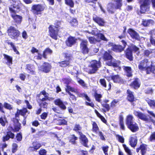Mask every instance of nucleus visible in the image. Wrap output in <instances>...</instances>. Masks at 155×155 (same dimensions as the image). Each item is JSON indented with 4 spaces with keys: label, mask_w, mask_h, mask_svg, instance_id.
Listing matches in <instances>:
<instances>
[{
    "label": "nucleus",
    "mask_w": 155,
    "mask_h": 155,
    "mask_svg": "<svg viewBox=\"0 0 155 155\" xmlns=\"http://www.w3.org/2000/svg\"><path fill=\"white\" fill-rule=\"evenodd\" d=\"M14 134L11 132H9L7 133V135L3 138V141H5L8 140L10 138H13L14 137Z\"/></svg>",
    "instance_id": "obj_26"
},
{
    "label": "nucleus",
    "mask_w": 155,
    "mask_h": 155,
    "mask_svg": "<svg viewBox=\"0 0 155 155\" xmlns=\"http://www.w3.org/2000/svg\"><path fill=\"white\" fill-rule=\"evenodd\" d=\"M28 111L26 108H24L22 110H19L18 109L16 113L15 114V117H18L19 114L22 116H24L26 115V113H27Z\"/></svg>",
    "instance_id": "obj_22"
},
{
    "label": "nucleus",
    "mask_w": 155,
    "mask_h": 155,
    "mask_svg": "<svg viewBox=\"0 0 155 155\" xmlns=\"http://www.w3.org/2000/svg\"><path fill=\"white\" fill-rule=\"evenodd\" d=\"M112 79L115 83H120L123 82L122 79L118 75H115L111 77Z\"/></svg>",
    "instance_id": "obj_25"
},
{
    "label": "nucleus",
    "mask_w": 155,
    "mask_h": 155,
    "mask_svg": "<svg viewBox=\"0 0 155 155\" xmlns=\"http://www.w3.org/2000/svg\"><path fill=\"white\" fill-rule=\"evenodd\" d=\"M80 135V138L82 141V143L83 144L84 146L88 147L87 143H88V140L86 136L83 135L81 133H79Z\"/></svg>",
    "instance_id": "obj_20"
},
{
    "label": "nucleus",
    "mask_w": 155,
    "mask_h": 155,
    "mask_svg": "<svg viewBox=\"0 0 155 155\" xmlns=\"http://www.w3.org/2000/svg\"><path fill=\"white\" fill-rule=\"evenodd\" d=\"M138 68L140 70H146L147 74L154 73L155 70V67L151 66V63L147 59H145L140 62Z\"/></svg>",
    "instance_id": "obj_1"
},
{
    "label": "nucleus",
    "mask_w": 155,
    "mask_h": 155,
    "mask_svg": "<svg viewBox=\"0 0 155 155\" xmlns=\"http://www.w3.org/2000/svg\"><path fill=\"white\" fill-rule=\"evenodd\" d=\"M89 40L91 43H94L97 41L96 39L92 37H89Z\"/></svg>",
    "instance_id": "obj_55"
},
{
    "label": "nucleus",
    "mask_w": 155,
    "mask_h": 155,
    "mask_svg": "<svg viewBox=\"0 0 155 155\" xmlns=\"http://www.w3.org/2000/svg\"><path fill=\"white\" fill-rule=\"evenodd\" d=\"M80 97H85L86 100L90 102L91 101L90 99L89 98V97L85 94H82L80 95Z\"/></svg>",
    "instance_id": "obj_56"
},
{
    "label": "nucleus",
    "mask_w": 155,
    "mask_h": 155,
    "mask_svg": "<svg viewBox=\"0 0 155 155\" xmlns=\"http://www.w3.org/2000/svg\"><path fill=\"white\" fill-rule=\"evenodd\" d=\"M137 137L134 136L131 137L130 140V144L132 147H135L137 143Z\"/></svg>",
    "instance_id": "obj_21"
},
{
    "label": "nucleus",
    "mask_w": 155,
    "mask_h": 155,
    "mask_svg": "<svg viewBox=\"0 0 155 155\" xmlns=\"http://www.w3.org/2000/svg\"><path fill=\"white\" fill-rule=\"evenodd\" d=\"M133 117L131 115H128L127 116L126 124L127 127L132 131L135 132L139 130V127L137 124L133 121Z\"/></svg>",
    "instance_id": "obj_2"
},
{
    "label": "nucleus",
    "mask_w": 155,
    "mask_h": 155,
    "mask_svg": "<svg viewBox=\"0 0 155 155\" xmlns=\"http://www.w3.org/2000/svg\"><path fill=\"white\" fill-rule=\"evenodd\" d=\"M46 153L47 151L43 149L40 150L39 153L40 155H46Z\"/></svg>",
    "instance_id": "obj_61"
},
{
    "label": "nucleus",
    "mask_w": 155,
    "mask_h": 155,
    "mask_svg": "<svg viewBox=\"0 0 155 155\" xmlns=\"http://www.w3.org/2000/svg\"><path fill=\"white\" fill-rule=\"evenodd\" d=\"M101 84L104 87H106V84L105 80L104 79H101L99 81Z\"/></svg>",
    "instance_id": "obj_51"
},
{
    "label": "nucleus",
    "mask_w": 155,
    "mask_h": 155,
    "mask_svg": "<svg viewBox=\"0 0 155 155\" xmlns=\"http://www.w3.org/2000/svg\"><path fill=\"white\" fill-rule=\"evenodd\" d=\"M7 123V121L5 117H2L0 118V123L3 126H5L6 123Z\"/></svg>",
    "instance_id": "obj_36"
},
{
    "label": "nucleus",
    "mask_w": 155,
    "mask_h": 155,
    "mask_svg": "<svg viewBox=\"0 0 155 155\" xmlns=\"http://www.w3.org/2000/svg\"><path fill=\"white\" fill-rule=\"evenodd\" d=\"M32 10H43L45 8L41 5H34L32 7Z\"/></svg>",
    "instance_id": "obj_35"
},
{
    "label": "nucleus",
    "mask_w": 155,
    "mask_h": 155,
    "mask_svg": "<svg viewBox=\"0 0 155 155\" xmlns=\"http://www.w3.org/2000/svg\"><path fill=\"white\" fill-rule=\"evenodd\" d=\"M51 67V65L49 64L45 63L41 66L40 69L45 72L47 73L50 71Z\"/></svg>",
    "instance_id": "obj_16"
},
{
    "label": "nucleus",
    "mask_w": 155,
    "mask_h": 155,
    "mask_svg": "<svg viewBox=\"0 0 155 155\" xmlns=\"http://www.w3.org/2000/svg\"><path fill=\"white\" fill-rule=\"evenodd\" d=\"M138 79H136L131 84V86L135 89H137L140 87V84L138 82Z\"/></svg>",
    "instance_id": "obj_34"
},
{
    "label": "nucleus",
    "mask_w": 155,
    "mask_h": 155,
    "mask_svg": "<svg viewBox=\"0 0 155 155\" xmlns=\"http://www.w3.org/2000/svg\"><path fill=\"white\" fill-rule=\"evenodd\" d=\"M77 81L78 83L82 86H85V84L83 80L80 79H77Z\"/></svg>",
    "instance_id": "obj_54"
},
{
    "label": "nucleus",
    "mask_w": 155,
    "mask_h": 155,
    "mask_svg": "<svg viewBox=\"0 0 155 155\" xmlns=\"http://www.w3.org/2000/svg\"><path fill=\"white\" fill-rule=\"evenodd\" d=\"M142 155H144L146 152L147 148V146L145 144H142L140 146Z\"/></svg>",
    "instance_id": "obj_33"
},
{
    "label": "nucleus",
    "mask_w": 155,
    "mask_h": 155,
    "mask_svg": "<svg viewBox=\"0 0 155 155\" xmlns=\"http://www.w3.org/2000/svg\"><path fill=\"white\" fill-rule=\"evenodd\" d=\"M33 147H30L28 149L31 151L36 150L41 147V144L38 142H34L32 143Z\"/></svg>",
    "instance_id": "obj_17"
},
{
    "label": "nucleus",
    "mask_w": 155,
    "mask_h": 155,
    "mask_svg": "<svg viewBox=\"0 0 155 155\" xmlns=\"http://www.w3.org/2000/svg\"><path fill=\"white\" fill-rule=\"evenodd\" d=\"M102 97V95L100 94H96L95 95V98L96 100L98 102H100L101 101V98Z\"/></svg>",
    "instance_id": "obj_50"
},
{
    "label": "nucleus",
    "mask_w": 155,
    "mask_h": 155,
    "mask_svg": "<svg viewBox=\"0 0 155 155\" xmlns=\"http://www.w3.org/2000/svg\"><path fill=\"white\" fill-rule=\"evenodd\" d=\"M52 52V51L49 48H46L43 52V56L45 58H47V56L48 54H51Z\"/></svg>",
    "instance_id": "obj_32"
},
{
    "label": "nucleus",
    "mask_w": 155,
    "mask_h": 155,
    "mask_svg": "<svg viewBox=\"0 0 155 155\" xmlns=\"http://www.w3.org/2000/svg\"><path fill=\"white\" fill-rule=\"evenodd\" d=\"M18 145L16 143H13L12 144V152L14 153L17 150Z\"/></svg>",
    "instance_id": "obj_52"
},
{
    "label": "nucleus",
    "mask_w": 155,
    "mask_h": 155,
    "mask_svg": "<svg viewBox=\"0 0 155 155\" xmlns=\"http://www.w3.org/2000/svg\"><path fill=\"white\" fill-rule=\"evenodd\" d=\"M87 42L86 40H82L80 44V48L84 54L87 53L89 49L87 47Z\"/></svg>",
    "instance_id": "obj_10"
},
{
    "label": "nucleus",
    "mask_w": 155,
    "mask_h": 155,
    "mask_svg": "<svg viewBox=\"0 0 155 155\" xmlns=\"http://www.w3.org/2000/svg\"><path fill=\"white\" fill-rule=\"evenodd\" d=\"M58 26L54 25H50L49 27L50 35L51 37L56 40L57 39L58 29Z\"/></svg>",
    "instance_id": "obj_7"
},
{
    "label": "nucleus",
    "mask_w": 155,
    "mask_h": 155,
    "mask_svg": "<svg viewBox=\"0 0 155 155\" xmlns=\"http://www.w3.org/2000/svg\"><path fill=\"white\" fill-rule=\"evenodd\" d=\"M128 32L132 38L138 40H139L140 39L138 34L134 30L131 29H129L128 30Z\"/></svg>",
    "instance_id": "obj_14"
},
{
    "label": "nucleus",
    "mask_w": 155,
    "mask_h": 155,
    "mask_svg": "<svg viewBox=\"0 0 155 155\" xmlns=\"http://www.w3.org/2000/svg\"><path fill=\"white\" fill-rule=\"evenodd\" d=\"M26 68L28 70V72L29 73H31V74H33L34 73V71L33 69V66H31L30 65H27Z\"/></svg>",
    "instance_id": "obj_39"
},
{
    "label": "nucleus",
    "mask_w": 155,
    "mask_h": 155,
    "mask_svg": "<svg viewBox=\"0 0 155 155\" xmlns=\"http://www.w3.org/2000/svg\"><path fill=\"white\" fill-rule=\"evenodd\" d=\"M98 134L99 136L100 137L101 139L102 140H104L105 138L104 136V135L102 132L99 131L98 133Z\"/></svg>",
    "instance_id": "obj_64"
},
{
    "label": "nucleus",
    "mask_w": 155,
    "mask_h": 155,
    "mask_svg": "<svg viewBox=\"0 0 155 155\" xmlns=\"http://www.w3.org/2000/svg\"><path fill=\"white\" fill-rule=\"evenodd\" d=\"M150 0H144L143 4L142 5V6L144 7V9H149L148 7V5L149 3Z\"/></svg>",
    "instance_id": "obj_37"
},
{
    "label": "nucleus",
    "mask_w": 155,
    "mask_h": 155,
    "mask_svg": "<svg viewBox=\"0 0 155 155\" xmlns=\"http://www.w3.org/2000/svg\"><path fill=\"white\" fill-rule=\"evenodd\" d=\"M54 104L58 106L59 107L62 109H65L66 107L64 104L63 101L59 99H57L54 101Z\"/></svg>",
    "instance_id": "obj_18"
},
{
    "label": "nucleus",
    "mask_w": 155,
    "mask_h": 155,
    "mask_svg": "<svg viewBox=\"0 0 155 155\" xmlns=\"http://www.w3.org/2000/svg\"><path fill=\"white\" fill-rule=\"evenodd\" d=\"M131 49L135 52H138L139 53V48L134 45H132L131 47Z\"/></svg>",
    "instance_id": "obj_57"
},
{
    "label": "nucleus",
    "mask_w": 155,
    "mask_h": 155,
    "mask_svg": "<svg viewBox=\"0 0 155 155\" xmlns=\"http://www.w3.org/2000/svg\"><path fill=\"white\" fill-rule=\"evenodd\" d=\"M115 4L112 3H110L108 5V8L109 9H120L122 6L121 2L122 0H115Z\"/></svg>",
    "instance_id": "obj_9"
},
{
    "label": "nucleus",
    "mask_w": 155,
    "mask_h": 155,
    "mask_svg": "<svg viewBox=\"0 0 155 155\" xmlns=\"http://www.w3.org/2000/svg\"><path fill=\"white\" fill-rule=\"evenodd\" d=\"M126 54L127 58L130 60L131 61L133 59L132 56V53L131 51L129 49H128L126 51Z\"/></svg>",
    "instance_id": "obj_31"
},
{
    "label": "nucleus",
    "mask_w": 155,
    "mask_h": 155,
    "mask_svg": "<svg viewBox=\"0 0 155 155\" xmlns=\"http://www.w3.org/2000/svg\"><path fill=\"white\" fill-rule=\"evenodd\" d=\"M102 105L108 111L109 110L110 107L108 104H102Z\"/></svg>",
    "instance_id": "obj_63"
},
{
    "label": "nucleus",
    "mask_w": 155,
    "mask_h": 155,
    "mask_svg": "<svg viewBox=\"0 0 155 155\" xmlns=\"http://www.w3.org/2000/svg\"><path fill=\"white\" fill-rule=\"evenodd\" d=\"M85 32L90 34L91 33L92 35H97L102 40L106 41H107V39L101 33H99L98 32L96 31V29L91 31H85Z\"/></svg>",
    "instance_id": "obj_11"
},
{
    "label": "nucleus",
    "mask_w": 155,
    "mask_h": 155,
    "mask_svg": "<svg viewBox=\"0 0 155 155\" xmlns=\"http://www.w3.org/2000/svg\"><path fill=\"white\" fill-rule=\"evenodd\" d=\"M108 147L106 146L102 147V149L105 155H108L107 153V151L108 150Z\"/></svg>",
    "instance_id": "obj_53"
},
{
    "label": "nucleus",
    "mask_w": 155,
    "mask_h": 155,
    "mask_svg": "<svg viewBox=\"0 0 155 155\" xmlns=\"http://www.w3.org/2000/svg\"><path fill=\"white\" fill-rule=\"evenodd\" d=\"M93 131L95 132L96 133H97V131L98 130L99 128L97 124L95 122H93Z\"/></svg>",
    "instance_id": "obj_41"
},
{
    "label": "nucleus",
    "mask_w": 155,
    "mask_h": 155,
    "mask_svg": "<svg viewBox=\"0 0 155 155\" xmlns=\"http://www.w3.org/2000/svg\"><path fill=\"white\" fill-rule=\"evenodd\" d=\"M123 146L125 151L127 153L128 155H130V154H131V151L128 147L125 145H123Z\"/></svg>",
    "instance_id": "obj_47"
},
{
    "label": "nucleus",
    "mask_w": 155,
    "mask_h": 155,
    "mask_svg": "<svg viewBox=\"0 0 155 155\" xmlns=\"http://www.w3.org/2000/svg\"><path fill=\"white\" fill-rule=\"evenodd\" d=\"M104 59L106 61V64L109 66H113L114 67H118L119 69L120 68L118 67V64L116 63L114 59H113L112 57L107 52H106L104 54Z\"/></svg>",
    "instance_id": "obj_3"
},
{
    "label": "nucleus",
    "mask_w": 155,
    "mask_h": 155,
    "mask_svg": "<svg viewBox=\"0 0 155 155\" xmlns=\"http://www.w3.org/2000/svg\"><path fill=\"white\" fill-rule=\"evenodd\" d=\"M16 8V9H19V6L16 5L15 4H14L13 5L9 7V10H14V9Z\"/></svg>",
    "instance_id": "obj_59"
},
{
    "label": "nucleus",
    "mask_w": 155,
    "mask_h": 155,
    "mask_svg": "<svg viewBox=\"0 0 155 155\" xmlns=\"http://www.w3.org/2000/svg\"><path fill=\"white\" fill-rule=\"evenodd\" d=\"M124 69L126 72L127 76L130 77L132 76L131 69L130 67L124 66Z\"/></svg>",
    "instance_id": "obj_28"
},
{
    "label": "nucleus",
    "mask_w": 155,
    "mask_h": 155,
    "mask_svg": "<svg viewBox=\"0 0 155 155\" xmlns=\"http://www.w3.org/2000/svg\"><path fill=\"white\" fill-rule=\"evenodd\" d=\"M134 114L139 118L143 120L147 121L149 120L148 117L147 115L140 112L134 111Z\"/></svg>",
    "instance_id": "obj_13"
},
{
    "label": "nucleus",
    "mask_w": 155,
    "mask_h": 155,
    "mask_svg": "<svg viewBox=\"0 0 155 155\" xmlns=\"http://www.w3.org/2000/svg\"><path fill=\"white\" fill-rule=\"evenodd\" d=\"M48 114L46 113H43L41 115V118L43 119H45L47 117Z\"/></svg>",
    "instance_id": "obj_62"
},
{
    "label": "nucleus",
    "mask_w": 155,
    "mask_h": 155,
    "mask_svg": "<svg viewBox=\"0 0 155 155\" xmlns=\"http://www.w3.org/2000/svg\"><path fill=\"white\" fill-rule=\"evenodd\" d=\"M4 106L5 108L9 110L13 109L12 105L7 103L5 102L4 103Z\"/></svg>",
    "instance_id": "obj_38"
},
{
    "label": "nucleus",
    "mask_w": 155,
    "mask_h": 155,
    "mask_svg": "<svg viewBox=\"0 0 155 155\" xmlns=\"http://www.w3.org/2000/svg\"><path fill=\"white\" fill-rule=\"evenodd\" d=\"M40 106L41 107L46 108L47 107L48 104L45 102L40 103Z\"/></svg>",
    "instance_id": "obj_45"
},
{
    "label": "nucleus",
    "mask_w": 155,
    "mask_h": 155,
    "mask_svg": "<svg viewBox=\"0 0 155 155\" xmlns=\"http://www.w3.org/2000/svg\"><path fill=\"white\" fill-rule=\"evenodd\" d=\"M154 23L153 21L152 20H144L142 21V25L144 26H147L149 25L150 24H153Z\"/></svg>",
    "instance_id": "obj_29"
},
{
    "label": "nucleus",
    "mask_w": 155,
    "mask_h": 155,
    "mask_svg": "<svg viewBox=\"0 0 155 155\" xmlns=\"http://www.w3.org/2000/svg\"><path fill=\"white\" fill-rule=\"evenodd\" d=\"M93 20L100 25L103 26L105 22L103 19L96 16L93 17Z\"/></svg>",
    "instance_id": "obj_19"
},
{
    "label": "nucleus",
    "mask_w": 155,
    "mask_h": 155,
    "mask_svg": "<svg viewBox=\"0 0 155 155\" xmlns=\"http://www.w3.org/2000/svg\"><path fill=\"white\" fill-rule=\"evenodd\" d=\"M65 3L71 7H73L74 3L72 0H65Z\"/></svg>",
    "instance_id": "obj_44"
},
{
    "label": "nucleus",
    "mask_w": 155,
    "mask_h": 155,
    "mask_svg": "<svg viewBox=\"0 0 155 155\" xmlns=\"http://www.w3.org/2000/svg\"><path fill=\"white\" fill-rule=\"evenodd\" d=\"M122 42L124 45V47H123L121 45H116L111 42H109L108 45L109 46H111L112 49L114 51L116 52H120L124 50V48L126 45V43L124 41L122 40Z\"/></svg>",
    "instance_id": "obj_6"
},
{
    "label": "nucleus",
    "mask_w": 155,
    "mask_h": 155,
    "mask_svg": "<svg viewBox=\"0 0 155 155\" xmlns=\"http://www.w3.org/2000/svg\"><path fill=\"white\" fill-rule=\"evenodd\" d=\"M14 131H18L20 129V124L18 122L17 120H16L14 121Z\"/></svg>",
    "instance_id": "obj_30"
},
{
    "label": "nucleus",
    "mask_w": 155,
    "mask_h": 155,
    "mask_svg": "<svg viewBox=\"0 0 155 155\" xmlns=\"http://www.w3.org/2000/svg\"><path fill=\"white\" fill-rule=\"evenodd\" d=\"M15 11L10 10L12 16L15 22L18 24H20L22 21V17L20 15H16Z\"/></svg>",
    "instance_id": "obj_12"
},
{
    "label": "nucleus",
    "mask_w": 155,
    "mask_h": 155,
    "mask_svg": "<svg viewBox=\"0 0 155 155\" xmlns=\"http://www.w3.org/2000/svg\"><path fill=\"white\" fill-rule=\"evenodd\" d=\"M127 93L128 94L127 97L128 100L130 102L134 101V97L133 92L130 90H127Z\"/></svg>",
    "instance_id": "obj_23"
},
{
    "label": "nucleus",
    "mask_w": 155,
    "mask_h": 155,
    "mask_svg": "<svg viewBox=\"0 0 155 155\" xmlns=\"http://www.w3.org/2000/svg\"><path fill=\"white\" fill-rule=\"evenodd\" d=\"M146 101L151 107L155 109V101H154L148 98L146 99Z\"/></svg>",
    "instance_id": "obj_27"
},
{
    "label": "nucleus",
    "mask_w": 155,
    "mask_h": 155,
    "mask_svg": "<svg viewBox=\"0 0 155 155\" xmlns=\"http://www.w3.org/2000/svg\"><path fill=\"white\" fill-rule=\"evenodd\" d=\"M4 58L7 61L6 64L10 65L12 64V58L9 55L5 54H4Z\"/></svg>",
    "instance_id": "obj_24"
},
{
    "label": "nucleus",
    "mask_w": 155,
    "mask_h": 155,
    "mask_svg": "<svg viewBox=\"0 0 155 155\" xmlns=\"http://www.w3.org/2000/svg\"><path fill=\"white\" fill-rule=\"evenodd\" d=\"M152 53V52L151 50H146L144 51V55L146 57H148Z\"/></svg>",
    "instance_id": "obj_46"
},
{
    "label": "nucleus",
    "mask_w": 155,
    "mask_h": 155,
    "mask_svg": "<svg viewBox=\"0 0 155 155\" xmlns=\"http://www.w3.org/2000/svg\"><path fill=\"white\" fill-rule=\"evenodd\" d=\"M71 25L72 26H76L78 25V21L75 18L72 19L70 21Z\"/></svg>",
    "instance_id": "obj_43"
},
{
    "label": "nucleus",
    "mask_w": 155,
    "mask_h": 155,
    "mask_svg": "<svg viewBox=\"0 0 155 155\" xmlns=\"http://www.w3.org/2000/svg\"><path fill=\"white\" fill-rule=\"evenodd\" d=\"M100 66L101 64L99 61L96 60L92 61L88 73L90 74L95 73L98 68L100 67Z\"/></svg>",
    "instance_id": "obj_5"
},
{
    "label": "nucleus",
    "mask_w": 155,
    "mask_h": 155,
    "mask_svg": "<svg viewBox=\"0 0 155 155\" xmlns=\"http://www.w3.org/2000/svg\"><path fill=\"white\" fill-rule=\"evenodd\" d=\"M33 12L35 15H38L40 16V15L41 14V10H32Z\"/></svg>",
    "instance_id": "obj_58"
},
{
    "label": "nucleus",
    "mask_w": 155,
    "mask_h": 155,
    "mask_svg": "<svg viewBox=\"0 0 155 155\" xmlns=\"http://www.w3.org/2000/svg\"><path fill=\"white\" fill-rule=\"evenodd\" d=\"M70 138L71 139H70V141L73 143H75V140H77L78 139V138L75 137L74 135H71Z\"/></svg>",
    "instance_id": "obj_49"
},
{
    "label": "nucleus",
    "mask_w": 155,
    "mask_h": 155,
    "mask_svg": "<svg viewBox=\"0 0 155 155\" xmlns=\"http://www.w3.org/2000/svg\"><path fill=\"white\" fill-rule=\"evenodd\" d=\"M7 32L8 35L13 39L17 38L20 35L19 31L12 26L8 28Z\"/></svg>",
    "instance_id": "obj_4"
},
{
    "label": "nucleus",
    "mask_w": 155,
    "mask_h": 155,
    "mask_svg": "<svg viewBox=\"0 0 155 155\" xmlns=\"http://www.w3.org/2000/svg\"><path fill=\"white\" fill-rule=\"evenodd\" d=\"M149 140L151 141H153L155 140V132L151 133Z\"/></svg>",
    "instance_id": "obj_48"
},
{
    "label": "nucleus",
    "mask_w": 155,
    "mask_h": 155,
    "mask_svg": "<svg viewBox=\"0 0 155 155\" xmlns=\"http://www.w3.org/2000/svg\"><path fill=\"white\" fill-rule=\"evenodd\" d=\"M81 129V127L78 124H76L74 128V130L75 131L80 130Z\"/></svg>",
    "instance_id": "obj_60"
},
{
    "label": "nucleus",
    "mask_w": 155,
    "mask_h": 155,
    "mask_svg": "<svg viewBox=\"0 0 155 155\" xmlns=\"http://www.w3.org/2000/svg\"><path fill=\"white\" fill-rule=\"evenodd\" d=\"M57 123L59 125H66L67 121L64 119H59L58 120Z\"/></svg>",
    "instance_id": "obj_42"
},
{
    "label": "nucleus",
    "mask_w": 155,
    "mask_h": 155,
    "mask_svg": "<svg viewBox=\"0 0 155 155\" xmlns=\"http://www.w3.org/2000/svg\"><path fill=\"white\" fill-rule=\"evenodd\" d=\"M63 55L66 59V61L58 63L59 65L61 67H65L69 65L70 62V61L72 58L71 54H69L64 53Z\"/></svg>",
    "instance_id": "obj_8"
},
{
    "label": "nucleus",
    "mask_w": 155,
    "mask_h": 155,
    "mask_svg": "<svg viewBox=\"0 0 155 155\" xmlns=\"http://www.w3.org/2000/svg\"><path fill=\"white\" fill-rule=\"evenodd\" d=\"M66 90L67 92L68 93V92H70V91H71L72 92H74V93H76L77 92V91L75 89L69 86H67V87L66 88Z\"/></svg>",
    "instance_id": "obj_40"
},
{
    "label": "nucleus",
    "mask_w": 155,
    "mask_h": 155,
    "mask_svg": "<svg viewBox=\"0 0 155 155\" xmlns=\"http://www.w3.org/2000/svg\"><path fill=\"white\" fill-rule=\"evenodd\" d=\"M76 39L74 37L70 36L66 41V43L68 46L71 47L76 43Z\"/></svg>",
    "instance_id": "obj_15"
}]
</instances>
